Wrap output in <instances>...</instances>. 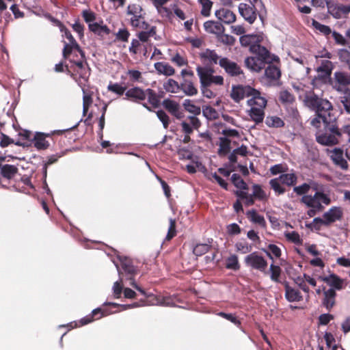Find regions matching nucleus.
I'll return each mask as SVG.
<instances>
[{"label": "nucleus", "instance_id": "nucleus-36", "mask_svg": "<svg viewBox=\"0 0 350 350\" xmlns=\"http://www.w3.org/2000/svg\"><path fill=\"white\" fill-rule=\"evenodd\" d=\"M226 268L233 271H238L240 269L239 258L236 254H231L226 258Z\"/></svg>", "mask_w": 350, "mask_h": 350}, {"label": "nucleus", "instance_id": "nucleus-23", "mask_svg": "<svg viewBox=\"0 0 350 350\" xmlns=\"http://www.w3.org/2000/svg\"><path fill=\"white\" fill-rule=\"evenodd\" d=\"M154 67L159 75L170 77L175 73L174 68L166 62H157L154 64Z\"/></svg>", "mask_w": 350, "mask_h": 350}, {"label": "nucleus", "instance_id": "nucleus-21", "mask_svg": "<svg viewBox=\"0 0 350 350\" xmlns=\"http://www.w3.org/2000/svg\"><path fill=\"white\" fill-rule=\"evenodd\" d=\"M163 107L173 116L178 119L183 117V113L180 109V105L175 101L166 99L163 100Z\"/></svg>", "mask_w": 350, "mask_h": 350}, {"label": "nucleus", "instance_id": "nucleus-19", "mask_svg": "<svg viewBox=\"0 0 350 350\" xmlns=\"http://www.w3.org/2000/svg\"><path fill=\"white\" fill-rule=\"evenodd\" d=\"M216 18L226 24L233 23L236 21V15L231 10L227 8H220L215 11Z\"/></svg>", "mask_w": 350, "mask_h": 350}, {"label": "nucleus", "instance_id": "nucleus-43", "mask_svg": "<svg viewBox=\"0 0 350 350\" xmlns=\"http://www.w3.org/2000/svg\"><path fill=\"white\" fill-rule=\"evenodd\" d=\"M265 124L269 127L279 128L283 126L284 122L280 118L273 116L267 117Z\"/></svg>", "mask_w": 350, "mask_h": 350}, {"label": "nucleus", "instance_id": "nucleus-24", "mask_svg": "<svg viewBox=\"0 0 350 350\" xmlns=\"http://www.w3.org/2000/svg\"><path fill=\"white\" fill-rule=\"evenodd\" d=\"M89 29L90 31L101 38L109 35L110 33V29L107 25H103V23H98L96 22L94 24H90Z\"/></svg>", "mask_w": 350, "mask_h": 350}, {"label": "nucleus", "instance_id": "nucleus-8", "mask_svg": "<svg viewBox=\"0 0 350 350\" xmlns=\"http://www.w3.org/2000/svg\"><path fill=\"white\" fill-rule=\"evenodd\" d=\"M331 85L337 92H345L347 87L350 85V73L344 71L335 72Z\"/></svg>", "mask_w": 350, "mask_h": 350}, {"label": "nucleus", "instance_id": "nucleus-7", "mask_svg": "<svg viewBox=\"0 0 350 350\" xmlns=\"http://www.w3.org/2000/svg\"><path fill=\"white\" fill-rule=\"evenodd\" d=\"M325 133H317L316 139L318 143L325 146H333L337 144L342 133L338 127L334 125L327 126Z\"/></svg>", "mask_w": 350, "mask_h": 350}, {"label": "nucleus", "instance_id": "nucleus-18", "mask_svg": "<svg viewBox=\"0 0 350 350\" xmlns=\"http://www.w3.org/2000/svg\"><path fill=\"white\" fill-rule=\"evenodd\" d=\"M239 12L244 19L250 23H253L256 18L254 8L251 5L243 3H240L239 5Z\"/></svg>", "mask_w": 350, "mask_h": 350}, {"label": "nucleus", "instance_id": "nucleus-63", "mask_svg": "<svg viewBox=\"0 0 350 350\" xmlns=\"http://www.w3.org/2000/svg\"><path fill=\"white\" fill-rule=\"evenodd\" d=\"M310 185L307 183H304L301 185L295 187L293 190L298 195L306 194L309 191Z\"/></svg>", "mask_w": 350, "mask_h": 350}, {"label": "nucleus", "instance_id": "nucleus-5", "mask_svg": "<svg viewBox=\"0 0 350 350\" xmlns=\"http://www.w3.org/2000/svg\"><path fill=\"white\" fill-rule=\"evenodd\" d=\"M304 101L307 107L325 116L326 113L329 115V111L333 108L332 103L327 99L320 98L313 92L307 94Z\"/></svg>", "mask_w": 350, "mask_h": 350}, {"label": "nucleus", "instance_id": "nucleus-41", "mask_svg": "<svg viewBox=\"0 0 350 350\" xmlns=\"http://www.w3.org/2000/svg\"><path fill=\"white\" fill-rule=\"evenodd\" d=\"M198 2L202 7L200 11L201 14L205 17L209 16L213 6V2L210 0H198Z\"/></svg>", "mask_w": 350, "mask_h": 350}, {"label": "nucleus", "instance_id": "nucleus-20", "mask_svg": "<svg viewBox=\"0 0 350 350\" xmlns=\"http://www.w3.org/2000/svg\"><path fill=\"white\" fill-rule=\"evenodd\" d=\"M75 75L79 76V79H77V82L81 81L84 83V86H85V83L88 81V79L90 76V70L88 66L83 62H78L75 64Z\"/></svg>", "mask_w": 350, "mask_h": 350}, {"label": "nucleus", "instance_id": "nucleus-49", "mask_svg": "<svg viewBox=\"0 0 350 350\" xmlns=\"http://www.w3.org/2000/svg\"><path fill=\"white\" fill-rule=\"evenodd\" d=\"M231 180L234 185L238 189L242 190H247V185L245 181L241 178L240 175L237 174H233L231 176Z\"/></svg>", "mask_w": 350, "mask_h": 350}, {"label": "nucleus", "instance_id": "nucleus-47", "mask_svg": "<svg viewBox=\"0 0 350 350\" xmlns=\"http://www.w3.org/2000/svg\"><path fill=\"white\" fill-rule=\"evenodd\" d=\"M234 247L236 251L241 254H247L252 250V246L245 241L237 242Z\"/></svg>", "mask_w": 350, "mask_h": 350}, {"label": "nucleus", "instance_id": "nucleus-13", "mask_svg": "<svg viewBox=\"0 0 350 350\" xmlns=\"http://www.w3.org/2000/svg\"><path fill=\"white\" fill-rule=\"evenodd\" d=\"M328 12L335 18H341L350 12V4H342L329 1L327 3Z\"/></svg>", "mask_w": 350, "mask_h": 350}, {"label": "nucleus", "instance_id": "nucleus-28", "mask_svg": "<svg viewBox=\"0 0 350 350\" xmlns=\"http://www.w3.org/2000/svg\"><path fill=\"white\" fill-rule=\"evenodd\" d=\"M180 90L189 96H192L198 94V89L195 87L193 83L189 80H184L180 83Z\"/></svg>", "mask_w": 350, "mask_h": 350}, {"label": "nucleus", "instance_id": "nucleus-11", "mask_svg": "<svg viewBox=\"0 0 350 350\" xmlns=\"http://www.w3.org/2000/svg\"><path fill=\"white\" fill-rule=\"evenodd\" d=\"M256 90L250 85H239L232 86L230 97L234 102L239 103L246 97L250 98Z\"/></svg>", "mask_w": 350, "mask_h": 350}, {"label": "nucleus", "instance_id": "nucleus-3", "mask_svg": "<svg viewBox=\"0 0 350 350\" xmlns=\"http://www.w3.org/2000/svg\"><path fill=\"white\" fill-rule=\"evenodd\" d=\"M126 16L130 25L137 29H148L146 22V12L139 1L130 3L126 8Z\"/></svg>", "mask_w": 350, "mask_h": 350}, {"label": "nucleus", "instance_id": "nucleus-12", "mask_svg": "<svg viewBox=\"0 0 350 350\" xmlns=\"http://www.w3.org/2000/svg\"><path fill=\"white\" fill-rule=\"evenodd\" d=\"M326 152L334 165L342 170H347L348 163L345 158L344 151L340 148L327 149Z\"/></svg>", "mask_w": 350, "mask_h": 350}, {"label": "nucleus", "instance_id": "nucleus-50", "mask_svg": "<svg viewBox=\"0 0 350 350\" xmlns=\"http://www.w3.org/2000/svg\"><path fill=\"white\" fill-rule=\"evenodd\" d=\"M269 184L273 190L278 195L282 194L285 192L284 188L281 185L282 182L278 178L271 179Z\"/></svg>", "mask_w": 350, "mask_h": 350}, {"label": "nucleus", "instance_id": "nucleus-42", "mask_svg": "<svg viewBox=\"0 0 350 350\" xmlns=\"http://www.w3.org/2000/svg\"><path fill=\"white\" fill-rule=\"evenodd\" d=\"M144 31H142L137 35L139 40L142 42H147L150 37L153 36L155 33V27H150L149 25L148 29H144Z\"/></svg>", "mask_w": 350, "mask_h": 350}, {"label": "nucleus", "instance_id": "nucleus-37", "mask_svg": "<svg viewBox=\"0 0 350 350\" xmlns=\"http://www.w3.org/2000/svg\"><path fill=\"white\" fill-rule=\"evenodd\" d=\"M278 178L283 185L292 186L296 183L297 177L294 173H286L282 174Z\"/></svg>", "mask_w": 350, "mask_h": 350}, {"label": "nucleus", "instance_id": "nucleus-10", "mask_svg": "<svg viewBox=\"0 0 350 350\" xmlns=\"http://www.w3.org/2000/svg\"><path fill=\"white\" fill-rule=\"evenodd\" d=\"M60 31L62 33V37L66 38L68 40V42H64V47L63 50L64 57L65 58L68 57L73 50L79 52L83 56V53L81 50L79 44L77 43L70 31L64 27H61Z\"/></svg>", "mask_w": 350, "mask_h": 350}, {"label": "nucleus", "instance_id": "nucleus-40", "mask_svg": "<svg viewBox=\"0 0 350 350\" xmlns=\"http://www.w3.org/2000/svg\"><path fill=\"white\" fill-rule=\"evenodd\" d=\"M163 88L168 92L176 93L180 90V85L172 79H169L163 84Z\"/></svg>", "mask_w": 350, "mask_h": 350}, {"label": "nucleus", "instance_id": "nucleus-32", "mask_svg": "<svg viewBox=\"0 0 350 350\" xmlns=\"http://www.w3.org/2000/svg\"><path fill=\"white\" fill-rule=\"evenodd\" d=\"M183 106L187 111L194 116L199 115L201 112L200 107L196 105L192 100L185 99L183 101Z\"/></svg>", "mask_w": 350, "mask_h": 350}, {"label": "nucleus", "instance_id": "nucleus-16", "mask_svg": "<svg viewBox=\"0 0 350 350\" xmlns=\"http://www.w3.org/2000/svg\"><path fill=\"white\" fill-rule=\"evenodd\" d=\"M263 40L262 34H247L241 36L239 38L241 44L243 46H250V50L252 52V47L253 46H260L259 44Z\"/></svg>", "mask_w": 350, "mask_h": 350}, {"label": "nucleus", "instance_id": "nucleus-48", "mask_svg": "<svg viewBox=\"0 0 350 350\" xmlns=\"http://www.w3.org/2000/svg\"><path fill=\"white\" fill-rule=\"evenodd\" d=\"M265 252L271 259H273V256L280 258L282 254L280 248L275 244H269L267 246V251Z\"/></svg>", "mask_w": 350, "mask_h": 350}, {"label": "nucleus", "instance_id": "nucleus-45", "mask_svg": "<svg viewBox=\"0 0 350 350\" xmlns=\"http://www.w3.org/2000/svg\"><path fill=\"white\" fill-rule=\"evenodd\" d=\"M312 26L316 29L319 31L323 34L327 36L332 33V30L329 27L321 24L318 21L313 18L310 19Z\"/></svg>", "mask_w": 350, "mask_h": 350}, {"label": "nucleus", "instance_id": "nucleus-15", "mask_svg": "<svg viewBox=\"0 0 350 350\" xmlns=\"http://www.w3.org/2000/svg\"><path fill=\"white\" fill-rule=\"evenodd\" d=\"M219 64L226 73L232 77L238 76L242 73V70L237 64L226 57L221 58Z\"/></svg>", "mask_w": 350, "mask_h": 350}, {"label": "nucleus", "instance_id": "nucleus-35", "mask_svg": "<svg viewBox=\"0 0 350 350\" xmlns=\"http://www.w3.org/2000/svg\"><path fill=\"white\" fill-rule=\"evenodd\" d=\"M311 124L317 129H319L321 126L327 128L329 125L326 116L318 113L317 116L311 120Z\"/></svg>", "mask_w": 350, "mask_h": 350}, {"label": "nucleus", "instance_id": "nucleus-58", "mask_svg": "<svg viewBox=\"0 0 350 350\" xmlns=\"http://www.w3.org/2000/svg\"><path fill=\"white\" fill-rule=\"evenodd\" d=\"M333 68L332 64L329 60L323 61L321 65L318 67L317 70L325 72L326 75H330Z\"/></svg>", "mask_w": 350, "mask_h": 350}, {"label": "nucleus", "instance_id": "nucleus-54", "mask_svg": "<svg viewBox=\"0 0 350 350\" xmlns=\"http://www.w3.org/2000/svg\"><path fill=\"white\" fill-rule=\"evenodd\" d=\"M217 38L220 42L228 46H232L235 42V38L233 36L223 33L218 34Z\"/></svg>", "mask_w": 350, "mask_h": 350}, {"label": "nucleus", "instance_id": "nucleus-46", "mask_svg": "<svg viewBox=\"0 0 350 350\" xmlns=\"http://www.w3.org/2000/svg\"><path fill=\"white\" fill-rule=\"evenodd\" d=\"M252 196L255 199L264 200L267 199V195L262 187L259 185L254 184L252 186Z\"/></svg>", "mask_w": 350, "mask_h": 350}, {"label": "nucleus", "instance_id": "nucleus-26", "mask_svg": "<svg viewBox=\"0 0 350 350\" xmlns=\"http://www.w3.org/2000/svg\"><path fill=\"white\" fill-rule=\"evenodd\" d=\"M200 57L204 63L217 64L219 63V57L214 50L206 49L200 53Z\"/></svg>", "mask_w": 350, "mask_h": 350}, {"label": "nucleus", "instance_id": "nucleus-53", "mask_svg": "<svg viewBox=\"0 0 350 350\" xmlns=\"http://www.w3.org/2000/svg\"><path fill=\"white\" fill-rule=\"evenodd\" d=\"M210 247L211 246L206 243L197 244L194 247L193 252L196 256H202L208 252L210 250Z\"/></svg>", "mask_w": 350, "mask_h": 350}, {"label": "nucleus", "instance_id": "nucleus-2", "mask_svg": "<svg viewBox=\"0 0 350 350\" xmlns=\"http://www.w3.org/2000/svg\"><path fill=\"white\" fill-rule=\"evenodd\" d=\"M267 104V99L258 90L247 100L249 107L247 113L256 124L263 121Z\"/></svg>", "mask_w": 350, "mask_h": 350}, {"label": "nucleus", "instance_id": "nucleus-33", "mask_svg": "<svg viewBox=\"0 0 350 350\" xmlns=\"http://www.w3.org/2000/svg\"><path fill=\"white\" fill-rule=\"evenodd\" d=\"M79 86L81 88L83 96V113L85 114L88 110L90 105L92 104V96L89 93L87 92L85 90V86H84V83L81 81L79 82Z\"/></svg>", "mask_w": 350, "mask_h": 350}, {"label": "nucleus", "instance_id": "nucleus-38", "mask_svg": "<svg viewBox=\"0 0 350 350\" xmlns=\"http://www.w3.org/2000/svg\"><path fill=\"white\" fill-rule=\"evenodd\" d=\"M17 173V168L14 165H4L1 168V174L8 179L13 178Z\"/></svg>", "mask_w": 350, "mask_h": 350}, {"label": "nucleus", "instance_id": "nucleus-64", "mask_svg": "<svg viewBox=\"0 0 350 350\" xmlns=\"http://www.w3.org/2000/svg\"><path fill=\"white\" fill-rule=\"evenodd\" d=\"M171 61L173 63L176 64L178 66H180V67L185 66L187 64V59L178 53H176V55H174L172 57Z\"/></svg>", "mask_w": 350, "mask_h": 350}, {"label": "nucleus", "instance_id": "nucleus-61", "mask_svg": "<svg viewBox=\"0 0 350 350\" xmlns=\"http://www.w3.org/2000/svg\"><path fill=\"white\" fill-rule=\"evenodd\" d=\"M82 16L85 20V21L88 24H94L96 22H94L96 16L94 12H92L90 10H83L82 13Z\"/></svg>", "mask_w": 350, "mask_h": 350}, {"label": "nucleus", "instance_id": "nucleus-22", "mask_svg": "<svg viewBox=\"0 0 350 350\" xmlns=\"http://www.w3.org/2000/svg\"><path fill=\"white\" fill-rule=\"evenodd\" d=\"M204 28L206 32L216 34L217 36L224 31V26L220 23L213 21L205 22L204 23Z\"/></svg>", "mask_w": 350, "mask_h": 350}, {"label": "nucleus", "instance_id": "nucleus-39", "mask_svg": "<svg viewBox=\"0 0 350 350\" xmlns=\"http://www.w3.org/2000/svg\"><path fill=\"white\" fill-rule=\"evenodd\" d=\"M265 76L271 80H278L280 77V70L277 66L269 65L265 69Z\"/></svg>", "mask_w": 350, "mask_h": 350}, {"label": "nucleus", "instance_id": "nucleus-31", "mask_svg": "<svg viewBox=\"0 0 350 350\" xmlns=\"http://www.w3.org/2000/svg\"><path fill=\"white\" fill-rule=\"evenodd\" d=\"M285 296L291 302L299 301L301 299V295L299 291L289 286L288 284L285 286Z\"/></svg>", "mask_w": 350, "mask_h": 350}, {"label": "nucleus", "instance_id": "nucleus-56", "mask_svg": "<svg viewBox=\"0 0 350 350\" xmlns=\"http://www.w3.org/2000/svg\"><path fill=\"white\" fill-rule=\"evenodd\" d=\"M107 89L112 92H114L116 93V94L119 95V96H121L122 95L125 90H126V88L122 86V85L119 84V83H110L108 87H107Z\"/></svg>", "mask_w": 350, "mask_h": 350}, {"label": "nucleus", "instance_id": "nucleus-30", "mask_svg": "<svg viewBox=\"0 0 350 350\" xmlns=\"http://www.w3.org/2000/svg\"><path fill=\"white\" fill-rule=\"evenodd\" d=\"M33 145L37 149L43 150L49 147V143L44 134L36 133L33 138Z\"/></svg>", "mask_w": 350, "mask_h": 350}, {"label": "nucleus", "instance_id": "nucleus-57", "mask_svg": "<svg viewBox=\"0 0 350 350\" xmlns=\"http://www.w3.org/2000/svg\"><path fill=\"white\" fill-rule=\"evenodd\" d=\"M294 282L297 285L299 286L301 289H302L304 292L308 293L309 288L306 284V279L304 278V274L303 275H298L297 277L293 278Z\"/></svg>", "mask_w": 350, "mask_h": 350}, {"label": "nucleus", "instance_id": "nucleus-52", "mask_svg": "<svg viewBox=\"0 0 350 350\" xmlns=\"http://www.w3.org/2000/svg\"><path fill=\"white\" fill-rule=\"evenodd\" d=\"M203 115L209 120L216 119L218 117V112L211 106H205L202 108Z\"/></svg>", "mask_w": 350, "mask_h": 350}, {"label": "nucleus", "instance_id": "nucleus-1", "mask_svg": "<svg viewBox=\"0 0 350 350\" xmlns=\"http://www.w3.org/2000/svg\"><path fill=\"white\" fill-rule=\"evenodd\" d=\"M252 53L256 54V57H249L245 59V66L252 71L258 72L262 70L266 63L277 62L279 58L271 55L269 51L262 46H253Z\"/></svg>", "mask_w": 350, "mask_h": 350}, {"label": "nucleus", "instance_id": "nucleus-6", "mask_svg": "<svg viewBox=\"0 0 350 350\" xmlns=\"http://www.w3.org/2000/svg\"><path fill=\"white\" fill-rule=\"evenodd\" d=\"M197 74L199 77L200 85H222L224 78L220 75H213L214 70L210 66H198Z\"/></svg>", "mask_w": 350, "mask_h": 350}, {"label": "nucleus", "instance_id": "nucleus-29", "mask_svg": "<svg viewBox=\"0 0 350 350\" xmlns=\"http://www.w3.org/2000/svg\"><path fill=\"white\" fill-rule=\"evenodd\" d=\"M247 216L250 219V220L254 223L258 224L262 228L266 227V221L264 217L260 214H258L256 211L251 210L247 213Z\"/></svg>", "mask_w": 350, "mask_h": 350}, {"label": "nucleus", "instance_id": "nucleus-14", "mask_svg": "<svg viewBox=\"0 0 350 350\" xmlns=\"http://www.w3.org/2000/svg\"><path fill=\"white\" fill-rule=\"evenodd\" d=\"M147 94L149 96V99L150 100L151 97L154 95L153 91L150 89H147L144 91L139 88L135 87L129 89L125 93L127 98L134 101L144 100L146 98Z\"/></svg>", "mask_w": 350, "mask_h": 350}, {"label": "nucleus", "instance_id": "nucleus-62", "mask_svg": "<svg viewBox=\"0 0 350 350\" xmlns=\"http://www.w3.org/2000/svg\"><path fill=\"white\" fill-rule=\"evenodd\" d=\"M176 221L173 219H170V226L165 238L166 240L170 241L176 235Z\"/></svg>", "mask_w": 350, "mask_h": 350}, {"label": "nucleus", "instance_id": "nucleus-27", "mask_svg": "<svg viewBox=\"0 0 350 350\" xmlns=\"http://www.w3.org/2000/svg\"><path fill=\"white\" fill-rule=\"evenodd\" d=\"M322 280L335 289L340 290L342 288L343 280L335 274L323 277Z\"/></svg>", "mask_w": 350, "mask_h": 350}, {"label": "nucleus", "instance_id": "nucleus-60", "mask_svg": "<svg viewBox=\"0 0 350 350\" xmlns=\"http://www.w3.org/2000/svg\"><path fill=\"white\" fill-rule=\"evenodd\" d=\"M280 100L284 103H292L294 96L287 90H283L280 94Z\"/></svg>", "mask_w": 350, "mask_h": 350}, {"label": "nucleus", "instance_id": "nucleus-44", "mask_svg": "<svg viewBox=\"0 0 350 350\" xmlns=\"http://www.w3.org/2000/svg\"><path fill=\"white\" fill-rule=\"evenodd\" d=\"M284 234L286 240L291 243H293L296 245H301L302 243L301 238L295 231H286Z\"/></svg>", "mask_w": 350, "mask_h": 350}, {"label": "nucleus", "instance_id": "nucleus-55", "mask_svg": "<svg viewBox=\"0 0 350 350\" xmlns=\"http://www.w3.org/2000/svg\"><path fill=\"white\" fill-rule=\"evenodd\" d=\"M271 280L278 282L281 273V269L279 266L271 264L269 267Z\"/></svg>", "mask_w": 350, "mask_h": 350}, {"label": "nucleus", "instance_id": "nucleus-59", "mask_svg": "<svg viewBox=\"0 0 350 350\" xmlns=\"http://www.w3.org/2000/svg\"><path fill=\"white\" fill-rule=\"evenodd\" d=\"M130 36L129 31L126 28H120L116 33V37L118 40L127 42Z\"/></svg>", "mask_w": 350, "mask_h": 350}, {"label": "nucleus", "instance_id": "nucleus-17", "mask_svg": "<svg viewBox=\"0 0 350 350\" xmlns=\"http://www.w3.org/2000/svg\"><path fill=\"white\" fill-rule=\"evenodd\" d=\"M342 209L340 206H332L327 211L323 213L325 221L327 226L340 220L342 217Z\"/></svg>", "mask_w": 350, "mask_h": 350}, {"label": "nucleus", "instance_id": "nucleus-4", "mask_svg": "<svg viewBox=\"0 0 350 350\" xmlns=\"http://www.w3.org/2000/svg\"><path fill=\"white\" fill-rule=\"evenodd\" d=\"M301 202L310 209L308 211V215L312 217L317 213L323 211L324 205H329L331 203V199L328 194L323 191H317L312 195H304L301 198Z\"/></svg>", "mask_w": 350, "mask_h": 350}, {"label": "nucleus", "instance_id": "nucleus-51", "mask_svg": "<svg viewBox=\"0 0 350 350\" xmlns=\"http://www.w3.org/2000/svg\"><path fill=\"white\" fill-rule=\"evenodd\" d=\"M101 313V315L96 318V319H100L103 316H105L107 314H104L100 308H96L92 311V314L91 315L87 316L81 319L80 323L81 325H86L89 323H91L94 319L93 317L96 316L97 314Z\"/></svg>", "mask_w": 350, "mask_h": 350}, {"label": "nucleus", "instance_id": "nucleus-25", "mask_svg": "<svg viewBox=\"0 0 350 350\" xmlns=\"http://www.w3.org/2000/svg\"><path fill=\"white\" fill-rule=\"evenodd\" d=\"M336 291L331 288L324 291V297L323 299V305L327 310H330L335 304Z\"/></svg>", "mask_w": 350, "mask_h": 350}, {"label": "nucleus", "instance_id": "nucleus-34", "mask_svg": "<svg viewBox=\"0 0 350 350\" xmlns=\"http://www.w3.org/2000/svg\"><path fill=\"white\" fill-rule=\"evenodd\" d=\"M218 154L220 156H225L230 151V140L227 137H220L219 143Z\"/></svg>", "mask_w": 350, "mask_h": 350}, {"label": "nucleus", "instance_id": "nucleus-9", "mask_svg": "<svg viewBox=\"0 0 350 350\" xmlns=\"http://www.w3.org/2000/svg\"><path fill=\"white\" fill-rule=\"evenodd\" d=\"M244 262L247 267L260 272H265L267 267V261L256 252L247 255L244 258Z\"/></svg>", "mask_w": 350, "mask_h": 350}]
</instances>
